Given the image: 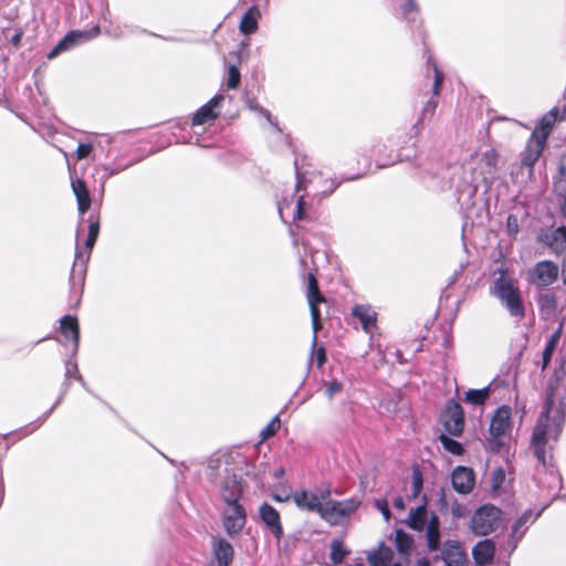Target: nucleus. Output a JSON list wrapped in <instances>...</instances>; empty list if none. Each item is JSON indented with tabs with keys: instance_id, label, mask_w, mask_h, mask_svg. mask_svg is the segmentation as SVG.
<instances>
[{
	"instance_id": "nucleus-1",
	"label": "nucleus",
	"mask_w": 566,
	"mask_h": 566,
	"mask_svg": "<svg viewBox=\"0 0 566 566\" xmlns=\"http://www.w3.org/2000/svg\"><path fill=\"white\" fill-rule=\"evenodd\" d=\"M563 370H556L552 379H549L546 389V399L543 410L536 421L532 434V448L534 454L541 463L543 470L546 471V478L559 484L554 470H547L551 461L548 447L551 440H557L559 437L565 415H566V388L560 384Z\"/></svg>"
},
{
	"instance_id": "nucleus-2",
	"label": "nucleus",
	"mask_w": 566,
	"mask_h": 566,
	"mask_svg": "<svg viewBox=\"0 0 566 566\" xmlns=\"http://www.w3.org/2000/svg\"><path fill=\"white\" fill-rule=\"evenodd\" d=\"M211 475L219 484V495L224 504L239 502L242 496V476L229 463V457L222 455L211 462Z\"/></svg>"
},
{
	"instance_id": "nucleus-3",
	"label": "nucleus",
	"mask_w": 566,
	"mask_h": 566,
	"mask_svg": "<svg viewBox=\"0 0 566 566\" xmlns=\"http://www.w3.org/2000/svg\"><path fill=\"white\" fill-rule=\"evenodd\" d=\"M492 294L506 308L511 317L516 321H522L525 317V306L521 291L512 279L505 275L497 277L493 283Z\"/></svg>"
},
{
	"instance_id": "nucleus-4",
	"label": "nucleus",
	"mask_w": 566,
	"mask_h": 566,
	"mask_svg": "<svg viewBox=\"0 0 566 566\" xmlns=\"http://www.w3.org/2000/svg\"><path fill=\"white\" fill-rule=\"evenodd\" d=\"M499 154L494 149H488L476 154L471 159L472 184L474 193L480 184H489L496 174Z\"/></svg>"
},
{
	"instance_id": "nucleus-5",
	"label": "nucleus",
	"mask_w": 566,
	"mask_h": 566,
	"mask_svg": "<svg viewBox=\"0 0 566 566\" xmlns=\"http://www.w3.org/2000/svg\"><path fill=\"white\" fill-rule=\"evenodd\" d=\"M511 407L503 405L495 410L491 418L488 444L493 452H497L501 449L504 443V439L511 430Z\"/></svg>"
},
{
	"instance_id": "nucleus-6",
	"label": "nucleus",
	"mask_w": 566,
	"mask_h": 566,
	"mask_svg": "<svg viewBox=\"0 0 566 566\" xmlns=\"http://www.w3.org/2000/svg\"><path fill=\"white\" fill-rule=\"evenodd\" d=\"M331 485H322L316 491L301 490L296 491L292 499L295 505L307 512H315L321 516L325 501L331 497Z\"/></svg>"
},
{
	"instance_id": "nucleus-7",
	"label": "nucleus",
	"mask_w": 566,
	"mask_h": 566,
	"mask_svg": "<svg viewBox=\"0 0 566 566\" xmlns=\"http://www.w3.org/2000/svg\"><path fill=\"white\" fill-rule=\"evenodd\" d=\"M501 514V510L494 505H482L471 517L472 532L479 536L492 533L499 526Z\"/></svg>"
},
{
	"instance_id": "nucleus-8",
	"label": "nucleus",
	"mask_w": 566,
	"mask_h": 566,
	"mask_svg": "<svg viewBox=\"0 0 566 566\" xmlns=\"http://www.w3.org/2000/svg\"><path fill=\"white\" fill-rule=\"evenodd\" d=\"M359 506V501L348 499L336 501L328 497L325 501L321 517L329 525H338L344 518L352 515Z\"/></svg>"
},
{
	"instance_id": "nucleus-9",
	"label": "nucleus",
	"mask_w": 566,
	"mask_h": 566,
	"mask_svg": "<svg viewBox=\"0 0 566 566\" xmlns=\"http://www.w3.org/2000/svg\"><path fill=\"white\" fill-rule=\"evenodd\" d=\"M307 302L310 305L312 327H313V340L312 348L314 349L317 343V333L322 328L321 312L318 304L325 302V297L321 294L318 283L314 274L310 273L307 277Z\"/></svg>"
},
{
	"instance_id": "nucleus-10",
	"label": "nucleus",
	"mask_w": 566,
	"mask_h": 566,
	"mask_svg": "<svg viewBox=\"0 0 566 566\" xmlns=\"http://www.w3.org/2000/svg\"><path fill=\"white\" fill-rule=\"evenodd\" d=\"M441 422L446 433L459 437L464 428V413L460 403L449 400L444 412L441 415Z\"/></svg>"
},
{
	"instance_id": "nucleus-11",
	"label": "nucleus",
	"mask_w": 566,
	"mask_h": 566,
	"mask_svg": "<svg viewBox=\"0 0 566 566\" xmlns=\"http://www.w3.org/2000/svg\"><path fill=\"white\" fill-rule=\"evenodd\" d=\"M222 516L226 532L231 537L240 534L247 523L245 509L239 502L226 504Z\"/></svg>"
},
{
	"instance_id": "nucleus-12",
	"label": "nucleus",
	"mask_w": 566,
	"mask_h": 566,
	"mask_svg": "<svg viewBox=\"0 0 566 566\" xmlns=\"http://www.w3.org/2000/svg\"><path fill=\"white\" fill-rule=\"evenodd\" d=\"M432 69L434 72V81H433V85H432V96L423 105L420 116L413 126V128L417 130L419 129V127L422 125V123L426 119H430L433 117L437 106H438V97L440 95L444 75L439 70L438 64L436 62H432Z\"/></svg>"
},
{
	"instance_id": "nucleus-13",
	"label": "nucleus",
	"mask_w": 566,
	"mask_h": 566,
	"mask_svg": "<svg viewBox=\"0 0 566 566\" xmlns=\"http://www.w3.org/2000/svg\"><path fill=\"white\" fill-rule=\"evenodd\" d=\"M99 34V28L95 27L90 31H71L49 52L48 57L54 59L60 53L67 51L75 45L88 41Z\"/></svg>"
},
{
	"instance_id": "nucleus-14",
	"label": "nucleus",
	"mask_w": 566,
	"mask_h": 566,
	"mask_svg": "<svg viewBox=\"0 0 566 566\" xmlns=\"http://www.w3.org/2000/svg\"><path fill=\"white\" fill-rule=\"evenodd\" d=\"M558 273V265L548 260L537 262L530 271L532 282L539 287L549 286L556 282Z\"/></svg>"
},
{
	"instance_id": "nucleus-15",
	"label": "nucleus",
	"mask_w": 566,
	"mask_h": 566,
	"mask_svg": "<svg viewBox=\"0 0 566 566\" xmlns=\"http://www.w3.org/2000/svg\"><path fill=\"white\" fill-rule=\"evenodd\" d=\"M96 240H97V238H95L93 235H87V239H86V241L84 243V247L86 249V255L85 256L83 255L82 250L78 247L76 248L75 260H74V263H73V266H72L71 277H70L71 284L73 286L76 283H78L80 285H83L84 274H85V271H86V263H87V261L90 259L91 251H92Z\"/></svg>"
},
{
	"instance_id": "nucleus-16",
	"label": "nucleus",
	"mask_w": 566,
	"mask_h": 566,
	"mask_svg": "<svg viewBox=\"0 0 566 566\" xmlns=\"http://www.w3.org/2000/svg\"><path fill=\"white\" fill-rule=\"evenodd\" d=\"M451 482L458 493L469 494L475 483L474 472L469 468L459 465L452 472Z\"/></svg>"
},
{
	"instance_id": "nucleus-17",
	"label": "nucleus",
	"mask_w": 566,
	"mask_h": 566,
	"mask_svg": "<svg viewBox=\"0 0 566 566\" xmlns=\"http://www.w3.org/2000/svg\"><path fill=\"white\" fill-rule=\"evenodd\" d=\"M441 558L447 566H467V555L460 543L454 539H448L443 543Z\"/></svg>"
},
{
	"instance_id": "nucleus-18",
	"label": "nucleus",
	"mask_w": 566,
	"mask_h": 566,
	"mask_svg": "<svg viewBox=\"0 0 566 566\" xmlns=\"http://www.w3.org/2000/svg\"><path fill=\"white\" fill-rule=\"evenodd\" d=\"M294 198L291 199L283 198L277 202V210L282 219H284L285 214L291 210L293 221H300L307 219L306 214V206L307 203L304 200V196H300L296 199L295 205L293 206Z\"/></svg>"
},
{
	"instance_id": "nucleus-19",
	"label": "nucleus",
	"mask_w": 566,
	"mask_h": 566,
	"mask_svg": "<svg viewBox=\"0 0 566 566\" xmlns=\"http://www.w3.org/2000/svg\"><path fill=\"white\" fill-rule=\"evenodd\" d=\"M259 514L269 531L280 539L283 535V527L279 512L272 505L263 503L259 509Z\"/></svg>"
},
{
	"instance_id": "nucleus-20",
	"label": "nucleus",
	"mask_w": 566,
	"mask_h": 566,
	"mask_svg": "<svg viewBox=\"0 0 566 566\" xmlns=\"http://www.w3.org/2000/svg\"><path fill=\"white\" fill-rule=\"evenodd\" d=\"M495 555V544L493 539L485 538L478 542L472 548L474 563L479 566L490 565Z\"/></svg>"
},
{
	"instance_id": "nucleus-21",
	"label": "nucleus",
	"mask_w": 566,
	"mask_h": 566,
	"mask_svg": "<svg viewBox=\"0 0 566 566\" xmlns=\"http://www.w3.org/2000/svg\"><path fill=\"white\" fill-rule=\"evenodd\" d=\"M223 101L222 95H216L213 96L208 103L202 105L193 115L192 117V125H203L207 122L213 120L217 118L218 113L214 111L216 107L220 105V103Z\"/></svg>"
},
{
	"instance_id": "nucleus-22",
	"label": "nucleus",
	"mask_w": 566,
	"mask_h": 566,
	"mask_svg": "<svg viewBox=\"0 0 566 566\" xmlns=\"http://www.w3.org/2000/svg\"><path fill=\"white\" fill-rule=\"evenodd\" d=\"M352 315L360 322L366 333L370 334L376 328L377 313L371 306L357 304L352 308Z\"/></svg>"
},
{
	"instance_id": "nucleus-23",
	"label": "nucleus",
	"mask_w": 566,
	"mask_h": 566,
	"mask_svg": "<svg viewBox=\"0 0 566 566\" xmlns=\"http://www.w3.org/2000/svg\"><path fill=\"white\" fill-rule=\"evenodd\" d=\"M61 333L66 339L73 343V354H76L80 342V331L77 318L72 315H65L60 319Z\"/></svg>"
},
{
	"instance_id": "nucleus-24",
	"label": "nucleus",
	"mask_w": 566,
	"mask_h": 566,
	"mask_svg": "<svg viewBox=\"0 0 566 566\" xmlns=\"http://www.w3.org/2000/svg\"><path fill=\"white\" fill-rule=\"evenodd\" d=\"M212 551L218 566H230L233 559V547L224 538H216L212 543Z\"/></svg>"
},
{
	"instance_id": "nucleus-25",
	"label": "nucleus",
	"mask_w": 566,
	"mask_h": 566,
	"mask_svg": "<svg viewBox=\"0 0 566 566\" xmlns=\"http://www.w3.org/2000/svg\"><path fill=\"white\" fill-rule=\"evenodd\" d=\"M544 147L545 142L543 138H538L533 134L524 151L522 165L532 168L539 158Z\"/></svg>"
},
{
	"instance_id": "nucleus-26",
	"label": "nucleus",
	"mask_w": 566,
	"mask_h": 566,
	"mask_svg": "<svg viewBox=\"0 0 566 566\" xmlns=\"http://www.w3.org/2000/svg\"><path fill=\"white\" fill-rule=\"evenodd\" d=\"M72 190L77 200V207L81 214H84L91 207V197L85 182L80 178H72Z\"/></svg>"
},
{
	"instance_id": "nucleus-27",
	"label": "nucleus",
	"mask_w": 566,
	"mask_h": 566,
	"mask_svg": "<svg viewBox=\"0 0 566 566\" xmlns=\"http://www.w3.org/2000/svg\"><path fill=\"white\" fill-rule=\"evenodd\" d=\"M427 546L430 552L440 548V521L436 514H431L426 525Z\"/></svg>"
},
{
	"instance_id": "nucleus-28",
	"label": "nucleus",
	"mask_w": 566,
	"mask_h": 566,
	"mask_svg": "<svg viewBox=\"0 0 566 566\" xmlns=\"http://www.w3.org/2000/svg\"><path fill=\"white\" fill-rule=\"evenodd\" d=\"M260 11L256 6H252L242 17L240 21L241 33L249 35L256 31Z\"/></svg>"
},
{
	"instance_id": "nucleus-29",
	"label": "nucleus",
	"mask_w": 566,
	"mask_h": 566,
	"mask_svg": "<svg viewBox=\"0 0 566 566\" xmlns=\"http://www.w3.org/2000/svg\"><path fill=\"white\" fill-rule=\"evenodd\" d=\"M392 557V549L381 544L377 551L367 555V560L370 566H389Z\"/></svg>"
},
{
	"instance_id": "nucleus-30",
	"label": "nucleus",
	"mask_w": 566,
	"mask_h": 566,
	"mask_svg": "<svg viewBox=\"0 0 566 566\" xmlns=\"http://www.w3.org/2000/svg\"><path fill=\"white\" fill-rule=\"evenodd\" d=\"M560 335H562V328L559 327L547 339L544 350L542 353V370H545L547 368V366L549 365L553 354L556 349V346L560 339Z\"/></svg>"
},
{
	"instance_id": "nucleus-31",
	"label": "nucleus",
	"mask_w": 566,
	"mask_h": 566,
	"mask_svg": "<svg viewBox=\"0 0 566 566\" xmlns=\"http://www.w3.org/2000/svg\"><path fill=\"white\" fill-rule=\"evenodd\" d=\"M557 108L551 109L546 115L542 117L539 127L533 134H535V136H537L538 138H543V140L546 143L551 129L557 119Z\"/></svg>"
},
{
	"instance_id": "nucleus-32",
	"label": "nucleus",
	"mask_w": 566,
	"mask_h": 566,
	"mask_svg": "<svg viewBox=\"0 0 566 566\" xmlns=\"http://www.w3.org/2000/svg\"><path fill=\"white\" fill-rule=\"evenodd\" d=\"M427 509L420 505L409 512V526L415 531H422L427 525Z\"/></svg>"
},
{
	"instance_id": "nucleus-33",
	"label": "nucleus",
	"mask_w": 566,
	"mask_h": 566,
	"mask_svg": "<svg viewBox=\"0 0 566 566\" xmlns=\"http://www.w3.org/2000/svg\"><path fill=\"white\" fill-rule=\"evenodd\" d=\"M541 512L533 513L532 510H526L520 518L512 526V537L521 538L524 534V531H521L522 527L526 526L528 523H533L538 516Z\"/></svg>"
},
{
	"instance_id": "nucleus-34",
	"label": "nucleus",
	"mask_w": 566,
	"mask_h": 566,
	"mask_svg": "<svg viewBox=\"0 0 566 566\" xmlns=\"http://www.w3.org/2000/svg\"><path fill=\"white\" fill-rule=\"evenodd\" d=\"M395 545L400 554L408 555L413 548V538L403 530L395 532Z\"/></svg>"
},
{
	"instance_id": "nucleus-35",
	"label": "nucleus",
	"mask_w": 566,
	"mask_h": 566,
	"mask_svg": "<svg viewBox=\"0 0 566 566\" xmlns=\"http://www.w3.org/2000/svg\"><path fill=\"white\" fill-rule=\"evenodd\" d=\"M490 396V388L470 389L465 392V401L474 406H482Z\"/></svg>"
},
{
	"instance_id": "nucleus-36",
	"label": "nucleus",
	"mask_w": 566,
	"mask_h": 566,
	"mask_svg": "<svg viewBox=\"0 0 566 566\" xmlns=\"http://www.w3.org/2000/svg\"><path fill=\"white\" fill-rule=\"evenodd\" d=\"M349 554V551L344 546L339 539H334L331 544V560L337 565L340 564L344 558Z\"/></svg>"
},
{
	"instance_id": "nucleus-37",
	"label": "nucleus",
	"mask_w": 566,
	"mask_h": 566,
	"mask_svg": "<svg viewBox=\"0 0 566 566\" xmlns=\"http://www.w3.org/2000/svg\"><path fill=\"white\" fill-rule=\"evenodd\" d=\"M439 441L447 451L454 455H460L463 452L461 443L450 438L447 433H441L439 436Z\"/></svg>"
},
{
	"instance_id": "nucleus-38",
	"label": "nucleus",
	"mask_w": 566,
	"mask_h": 566,
	"mask_svg": "<svg viewBox=\"0 0 566 566\" xmlns=\"http://www.w3.org/2000/svg\"><path fill=\"white\" fill-rule=\"evenodd\" d=\"M554 192L560 200V212L566 219V180H555Z\"/></svg>"
},
{
	"instance_id": "nucleus-39",
	"label": "nucleus",
	"mask_w": 566,
	"mask_h": 566,
	"mask_svg": "<svg viewBox=\"0 0 566 566\" xmlns=\"http://www.w3.org/2000/svg\"><path fill=\"white\" fill-rule=\"evenodd\" d=\"M405 4L401 6L403 17L409 21H415L418 13V6L416 0H403Z\"/></svg>"
},
{
	"instance_id": "nucleus-40",
	"label": "nucleus",
	"mask_w": 566,
	"mask_h": 566,
	"mask_svg": "<svg viewBox=\"0 0 566 566\" xmlns=\"http://www.w3.org/2000/svg\"><path fill=\"white\" fill-rule=\"evenodd\" d=\"M281 421L279 416H275L261 431V436L263 440L269 439L274 436L280 429Z\"/></svg>"
},
{
	"instance_id": "nucleus-41",
	"label": "nucleus",
	"mask_w": 566,
	"mask_h": 566,
	"mask_svg": "<svg viewBox=\"0 0 566 566\" xmlns=\"http://www.w3.org/2000/svg\"><path fill=\"white\" fill-rule=\"evenodd\" d=\"M240 78H241V75H240L239 70L237 69V66L231 65L228 70V78H227L228 88H230V90L237 88L240 84Z\"/></svg>"
},
{
	"instance_id": "nucleus-42",
	"label": "nucleus",
	"mask_w": 566,
	"mask_h": 566,
	"mask_svg": "<svg viewBox=\"0 0 566 566\" xmlns=\"http://www.w3.org/2000/svg\"><path fill=\"white\" fill-rule=\"evenodd\" d=\"M343 390V384L339 380H332L326 387V396L329 400H332L335 395L339 394Z\"/></svg>"
},
{
	"instance_id": "nucleus-43",
	"label": "nucleus",
	"mask_w": 566,
	"mask_h": 566,
	"mask_svg": "<svg viewBox=\"0 0 566 566\" xmlns=\"http://www.w3.org/2000/svg\"><path fill=\"white\" fill-rule=\"evenodd\" d=\"M538 302H539V304L542 306H547V307H551V308H555L556 307V297L551 292L542 294L539 296Z\"/></svg>"
},
{
	"instance_id": "nucleus-44",
	"label": "nucleus",
	"mask_w": 566,
	"mask_h": 566,
	"mask_svg": "<svg viewBox=\"0 0 566 566\" xmlns=\"http://www.w3.org/2000/svg\"><path fill=\"white\" fill-rule=\"evenodd\" d=\"M507 231L511 235H516L518 232V220L515 216L510 214L506 220Z\"/></svg>"
},
{
	"instance_id": "nucleus-45",
	"label": "nucleus",
	"mask_w": 566,
	"mask_h": 566,
	"mask_svg": "<svg viewBox=\"0 0 566 566\" xmlns=\"http://www.w3.org/2000/svg\"><path fill=\"white\" fill-rule=\"evenodd\" d=\"M73 375H75L76 379H78L80 381H83L82 376L78 375L77 365L75 363L67 361L66 368H65V376H66V378H70Z\"/></svg>"
},
{
	"instance_id": "nucleus-46",
	"label": "nucleus",
	"mask_w": 566,
	"mask_h": 566,
	"mask_svg": "<svg viewBox=\"0 0 566 566\" xmlns=\"http://www.w3.org/2000/svg\"><path fill=\"white\" fill-rule=\"evenodd\" d=\"M93 149V146L91 144H80L76 149V156L78 159L86 158Z\"/></svg>"
},
{
	"instance_id": "nucleus-47",
	"label": "nucleus",
	"mask_w": 566,
	"mask_h": 566,
	"mask_svg": "<svg viewBox=\"0 0 566 566\" xmlns=\"http://www.w3.org/2000/svg\"><path fill=\"white\" fill-rule=\"evenodd\" d=\"M422 488V479L419 472H416L412 476V495L418 496L420 490Z\"/></svg>"
},
{
	"instance_id": "nucleus-48",
	"label": "nucleus",
	"mask_w": 566,
	"mask_h": 566,
	"mask_svg": "<svg viewBox=\"0 0 566 566\" xmlns=\"http://www.w3.org/2000/svg\"><path fill=\"white\" fill-rule=\"evenodd\" d=\"M294 166H295V171H296V190H301V189H304L305 188V179H304V176L303 174L301 172L300 168H298V161L297 159L294 161Z\"/></svg>"
},
{
	"instance_id": "nucleus-49",
	"label": "nucleus",
	"mask_w": 566,
	"mask_h": 566,
	"mask_svg": "<svg viewBox=\"0 0 566 566\" xmlns=\"http://www.w3.org/2000/svg\"><path fill=\"white\" fill-rule=\"evenodd\" d=\"M376 507L381 512L386 521L390 518V511L388 507V503L385 500H379L376 502Z\"/></svg>"
},
{
	"instance_id": "nucleus-50",
	"label": "nucleus",
	"mask_w": 566,
	"mask_h": 566,
	"mask_svg": "<svg viewBox=\"0 0 566 566\" xmlns=\"http://www.w3.org/2000/svg\"><path fill=\"white\" fill-rule=\"evenodd\" d=\"M88 220H90L88 235H93V237L97 238L98 232H99V222L97 219L96 220L93 219L92 216H90Z\"/></svg>"
},
{
	"instance_id": "nucleus-51",
	"label": "nucleus",
	"mask_w": 566,
	"mask_h": 566,
	"mask_svg": "<svg viewBox=\"0 0 566 566\" xmlns=\"http://www.w3.org/2000/svg\"><path fill=\"white\" fill-rule=\"evenodd\" d=\"M553 241L563 240L566 242V226H560L556 228L552 234Z\"/></svg>"
},
{
	"instance_id": "nucleus-52",
	"label": "nucleus",
	"mask_w": 566,
	"mask_h": 566,
	"mask_svg": "<svg viewBox=\"0 0 566 566\" xmlns=\"http://www.w3.org/2000/svg\"><path fill=\"white\" fill-rule=\"evenodd\" d=\"M316 360H317V366L321 367L324 365L325 360H326V353H325V349L323 347H319L316 352Z\"/></svg>"
},
{
	"instance_id": "nucleus-53",
	"label": "nucleus",
	"mask_w": 566,
	"mask_h": 566,
	"mask_svg": "<svg viewBox=\"0 0 566 566\" xmlns=\"http://www.w3.org/2000/svg\"><path fill=\"white\" fill-rule=\"evenodd\" d=\"M22 31H18L15 34L12 35L10 39V42L13 46L19 48L22 39Z\"/></svg>"
},
{
	"instance_id": "nucleus-54",
	"label": "nucleus",
	"mask_w": 566,
	"mask_h": 566,
	"mask_svg": "<svg viewBox=\"0 0 566 566\" xmlns=\"http://www.w3.org/2000/svg\"><path fill=\"white\" fill-rule=\"evenodd\" d=\"M252 109H255L258 111L262 116H264L270 123H272L271 120V114L269 111L260 107L259 105H255V106H251Z\"/></svg>"
},
{
	"instance_id": "nucleus-55",
	"label": "nucleus",
	"mask_w": 566,
	"mask_h": 566,
	"mask_svg": "<svg viewBox=\"0 0 566 566\" xmlns=\"http://www.w3.org/2000/svg\"><path fill=\"white\" fill-rule=\"evenodd\" d=\"M464 511H465V507L460 505V504H457L452 507V514L457 517H461L464 515Z\"/></svg>"
},
{
	"instance_id": "nucleus-56",
	"label": "nucleus",
	"mask_w": 566,
	"mask_h": 566,
	"mask_svg": "<svg viewBox=\"0 0 566 566\" xmlns=\"http://www.w3.org/2000/svg\"><path fill=\"white\" fill-rule=\"evenodd\" d=\"M556 180H566V164L564 163V160L559 166V177L556 178Z\"/></svg>"
},
{
	"instance_id": "nucleus-57",
	"label": "nucleus",
	"mask_w": 566,
	"mask_h": 566,
	"mask_svg": "<svg viewBox=\"0 0 566 566\" xmlns=\"http://www.w3.org/2000/svg\"><path fill=\"white\" fill-rule=\"evenodd\" d=\"M394 506L398 510H403L405 509V501L402 497L398 496L394 500Z\"/></svg>"
},
{
	"instance_id": "nucleus-58",
	"label": "nucleus",
	"mask_w": 566,
	"mask_h": 566,
	"mask_svg": "<svg viewBox=\"0 0 566 566\" xmlns=\"http://www.w3.org/2000/svg\"><path fill=\"white\" fill-rule=\"evenodd\" d=\"M417 566H430V562L428 558H420L417 560Z\"/></svg>"
},
{
	"instance_id": "nucleus-59",
	"label": "nucleus",
	"mask_w": 566,
	"mask_h": 566,
	"mask_svg": "<svg viewBox=\"0 0 566 566\" xmlns=\"http://www.w3.org/2000/svg\"><path fill=\"white\" fill-rule=\"evenodd\" d=\"M394 163H395V160H388V161L379 163L378 167H386V166L392 165Z\"/></svg>"
},
{
	"instance_id": "nucleus-60",
	"label": "nucleus",
	"mask_w": 566,
	"mask_h": 566,
	"mask_svg": "<svg viewBox=\"0 0 566 566\" xmlns=\"http://www.w3.org/2000/svg\"><path fill=\"white\" fill-rule=\"evenodd\" d=\"M104 170L107 174V176H113L117 172L116 170H111L108 167H104Z\"/></svg>"
},
{
	"instance_id": "nucleus-61",
	"label": "nucleus",
	"mask_w": 566,
	"mask_h": 566,
	"mask_svg": "<svg viewBox=\"0 0 566 566\" xmlns=\"http://www.w3.org/2000/svg\"><path fill=\"white\" fill-rule=\"evenodd\" d=\"M61 400H62V396H60V398H59V399L56 400V402L53 405L52 409H53L55 406H57V405L61 402Z\"/></svg>"
},
{
	"instance_id": "nucleus-62",
	"label": "nucleus",
	"mask_w": 566,
	"mask_h": 566,
	"mask_svg": "<svg viewBox=\"0 0 566 566\" xmlns=\"http://www.w3.org/2000/svg\"><path fill=\"white\" fill-rule=\"evenodd\" d=\"M274 500L279 501V502H283L284 500L282 497H280L279 495H274Z\"/></svg>"
},
{
	"instance_id": "nucleus-63",
	"label": "nucleus",
	"mask_w": 566,
	"mask_h": 566,
	"mask_svg": "<svg viewBox=\"0 0 566 566\" xmlns=\"http://www.w3.org/2000/svg\"><path fill=\"white\" fill-rule=\"evenodd\" d=\"M283 473V470L281 469L277 473H275L276 476L281 475Z\"/></svg>"
},
{
	"instance_id": "nucleus-64",
	"label": "nucleus",
	"mask_w": 566,
	"mask_h": 566,
	"mask_svg": "<svg viewBox=\"0 0 566 566\" xmlns=\"http://www.w3.org/2000/svg\"><path fill=\"white\" fill-rule=\"evenodd\" d=\"M391 566H401V565H400V564H398V563H396V564H394V565H391Z\"/></svg>"
}]
</instances>
